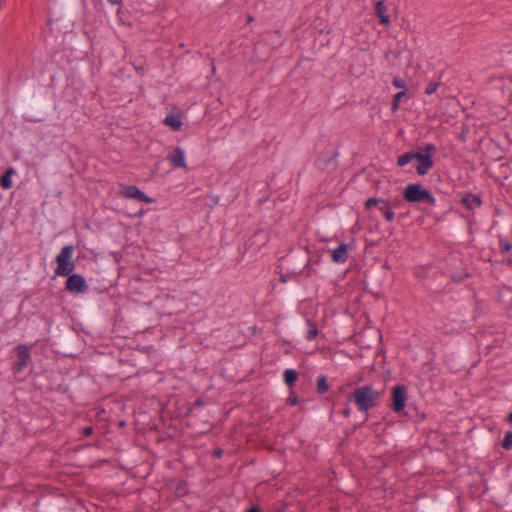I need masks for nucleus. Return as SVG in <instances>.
<instances>
[{
	"mask_svg": "<svg viewBox=\"0 0 512 512\" xmlns=\"http://www.w3.org/2000/svg\"><path fill=\"white\" fill-rule=\"evenodd\" d=\"M67 277L65 282V290L71 294H82L85 293L89 286L84 276L81 274L73 273Z\"/></svg>",
	"mask_w": 512,
	"mask_h": 512,
	"instance_id": "6e6552de",
	"label": "nucleus"
},
{
	"mask_svg": "<svg viewBox=\"0 0 512 512\" xmlns=\"http://www.w3.org/2000/svg\"><path fill=\"white\" fill-rule=\"evenodd\" d=\"M349 244L341 243L338 247L331 250V259L337 264H344L348 259Z\"/></svg>",
	"mask_w": 512,
	"mask_h": 512,
	"instance_id": "4468645a",
	"label": "nucleus"
},
{
	"mask_svg": "<svg viewBox=\"0 0 512 512\" xmlns=\"http://www.w3.org/2000/svg\"><path fill=\"white\" fill-rule=\"evenodd\" d=\"M167 159L170 161L174 168H187L184 151L179 146L173 149V151L168 155Z\"/></svg>",
	"mask_w": 512,
	"mask_h": 512,
	"instance_id": "ddd939ff",
	"label": "nucleus"
},
{
	"mask_svg": "<svg viewBox=\"0 0 512 512\" xmlns=\"http://www.w3.org/2000/svg\"><path fill=\"white\" fill-rule=\"evenodd\" d=\"M298 372L295 369H286L283 374V379L285 384L292 388L295 386L297 380H298Z\"/></svg>",
	"mask_w": 512,
	"mask_h": 512,
	"instance_id": "6ab92c4d",
	"label": "nucleus"
},
{
	"mask_svg": "<svg viewBox=\"0 0 512 512\" xmlns=\"http://www.w3.org/2000/svg\"><path fill=\"white\" fill-rule=\"evenodd\" d=\"M392 84L394 87L402 89V91H406L407 89L405 80L400 77H394Z\"/></svg>",
	"mask_w": 512,
	"mask_h": 512,
	"instance_id": "c756f323",
	"label": "nucleus"
},
{
	"mask_svg": "<svg viewBox=\"0 0 512 512\" xmlns=\"http://www.w3.org/2000/svg\"><path fill=\"white\" fill-rule=\"evenodd\" d=\"M423 153L421 152H413L414 160L418 162L416 166V172L420 176L426 175L429 170L433 167V154L436 152V147L434 144H427Z\"/></svg>",
	"mask_w": 512,
	"mask_h": 512,
	"instance_id": "39448f33",
	"label": "nucleus"
},
{
	"mask_svg": "<svg viewBox=\"0 0 512 512\" xmlns=\"http://www.w3.org/2000/svg\"><path fill=\"white\" fill-rule=\"evenodd\" d=\"M459 202L468 211H474L476 208H479L483 203L481 195L474 194L472 192L464 193Z\"/></svg>",
	"mask_w": 512,
	"mask_h": 512,
	"instance_id": "f8f14e48",
	"label": "nucleus"
},
{
	"mask_svg": "<svg viewBox=\"0 0 512 512\" xmlns=\"http://www.w3.org/2000/svg\"><path fill=\"white\" fill-rule=\"evenodd\" d=\"M317 263H319V258H317V259H315V260L311 258V265H312V266H313L314 264H317Z\"/></svg>",
	"mask_w": 512,
	"mask_h": 512,
	"instance_id": "37998d69",
	"label": "nucleus"
},
{
	"mask_svg": "<svg viewBox=\"0 0 512 512\" xmlns=\"http://www.w3.org/2000/svg\"><path fill=\"white\" fill-rule=\"evenodd\" d=\"M189 493H190V491H189L188 481L180 480L174 489L175 496L178 498H181V497L187 496Z\"/></svg>",
	"mask_w": 512,
	"mask_h": 512,
	"instance_id": "412c9836",
	"label": "nucleus"
},
{
	"mask_svg": "<svg viewBox=\"0 0 512 512\" xmlns=\"http://www.w3.org/2000/svg\"><path fill=\"white\" fill-rule=\"evenodd\" d=\"M278 273H279V280L282 283H287L291 279L296 280L298 282L300 281L297 276L289 274V271H286V270L281 271V269H279Z\"/></svg>",
	"mask_w": 512,
	"mask_h": 512,
	"instance_id": "bb28decb",
	"label": "nucleus"
},
{
	"mask_svg": "<svg viewBox=\"0 0 512 512\" xmlns=\"http://www.w3.org/2000/svg\"><path fill=\"white\" fill-rule=\"evenodd\" d=\"M95 3H102V0H93Z\"/></svg>",
	"mask_w": 512,
	"mask_h": 512,
	"instance_id": "c03bdc74",
	"label": "nucleus"
},
{
	"mask_svg": "<svg viewBox=\"0 0 512 512\" xmlns=\"http://www.w3.org/2000/svg\"><path fill=\"white\" fill-rule=\"evenodd\" d=\"M306 323L308 325V330L306 332V335H305V338L308 340V341H311L313 339H315L318 335V328H317V325L316 323L311 320V319H307L306 320Z\"/></svg>",
	"mask_w": 512,
	"mask_h": 512,
	"instance_id": "4be33fe9",
	"label": "nucleus"
},
{
	"mask_svg": "<svg viewBox=\"0 0 512 512\" xmlns=\"http://www.w3.org/2000/svg\"><path fill=\"white\" fill-rule=\"evenodd\" d=\"M502 447L505 450L512 449V431H507L502 440Z\"/></svg>",
	"mask_w": 512,
	"mask_h": 512,
	"instance_id": "cd10ccee",
	"label": "nucleus"
},
{
	"mask_svg": "<svg viewBox=\"0 0 512 512\" xmlns=\"http://www.w3.org/2000/svg\"><path fill=\"white\" fill-rule=\"evenodd\" d=\"M31 347L32 345L22 343L14 348L17 355V360L13 362L11 367L14 374L23 372L31 362Z\"/></svg>",
	"mask_w": 512,
	"mask_h": 512,
	"instance_id": "423d86ee",
	"label": "nucleus"
},
{
	"mask_svg": "<svg viewBox=\"0 0 512 512\" xmlns=\"http://www.w3.org/2000/svg\"><path fill=\"white\" fill-rule=\"evenodd\" d=\"M163 123L170 127L173 131H179L182 127V120L180 116L174 114H168Z\"/></svg>",
	"mask_w": 512,
	"mask_h": 512,
	"instance_id": "f3484780",
	"label": "nucleus"
},
{
	"mask_svg": "<svg viewBox=\"0 0 512 512\" xmlns=\"http://www.w3.org/2000/svg\"><path fill=\"white\" fill-rule=\"evenodd\" d=\"M338 155H339V152L337 150L332 151V152H322L316 158L315 166L321 171H326L331 166H333V168H336L337 167L336 159H337Z\"/></svg>",
	"mask_w": 512,
	"mask_h": 512,
	"instance_id": "9b49d317",
	"label": "nucleus"
},
{
	"mask_svg": "<svg viewBox=\"0 0 512 512\" xmlns=\"http://www.w3.org/2000/svg\"><path fill=\"white\" fill-rule=\"evenodd\" d=\"M412 160H414L413 151L406 152L398 157L397 165L399 167H404L405 165L410 163Z\"/></svg>",
	"mask_w": 512,
	"mask_h": 512,
	"instance_id": "b1692460",
	"label": "nucleus"
},
{
	"mask_svg": "<svg viewBox=\"0 0 512 512\" xmlns=\"http://www.w3.org/2000/svg\"><path fill=\"white\" fill-rule=\"evenodd\" d=\"M286 404L289 406H296L297 404H299V398L295 391H290L289 396L286 399Z\"/></svg>",
	"mask_w": 512,
	"mask_h": 512,
	"instance_id": "c85d7f7f",
	"label": "nucleus"
},
{
	"mask_svg": "<svg viewBox=\"0 0 512 512\" xmlns=\"http://www.w3.org/2000/svg\"><path fill=\"white\" fill-rule=\"evenodd\" d=\"M111 5L122 6L123 0H107Z\"/></svg>",
	"mask_w": 512,
	"mask_h": 512,
	"instance_id": "58836bf2",
	"label": "nucleus"
},
{
	"mask_svg": "<svg viewBox=\"0 0 512 512\" xmlns=\"http://www.w3.org/2000/svg\"><path fill=\"white\" fill-rule=\"evenodd\" d=\"M403 199L410 204L426 203L436 205V198L430 190L421 183H409L403 190Z\"/></svg>",
	"mask_w": 512,
	"mask_h": 512,
	"instance_id": "7ed1b4c3",
	"label": "nucleus"
},
{
	"mask_svg": "<svg viewBox=\"0 0 512 512\" xmlns=\"http://www.w3.org/2000/svg\"><path fill=\"white\" fill-rule=\"evenodd\" d=\"M119 425H120V426H124V425H125V422H124V421H121V422L119 423Z\"/></svg>",
	"mask_w": 512,
	"mask_h": 512,
	"instance_id": "a18cd8bd",
	"label": "nucleus"
},
{
	"mask_svg": "<svg viewBox=\"0 0 512 512\" xmlns=\"http://www.w3.org/2000/svg\"><path fill=\"white\" fill-rule=\"evenodd\" d=\"M502 262L508 266H512V258H507V259L503 260Z\"/></svg>",
	"mask_w": 512,
	"mask_h": 512,
	"instance_id": "ea45409f",
	"label": "nucleus"
},
{
	"mask_svg": "<svg viewBox=\"0 0 512 512\" xmlns=\"http://www.w3.org/2000/svg\"><path fill=\"white\" fill-rule=\"evenodd\" d=\"M468 277V273H465L464 275H453L451 276L452 280L456 283L461 282L464 280V278Z\"/></svg>",
	"mask_w": 512,
	"mask_h": 512,
	"instance_id": "72a5a7b5",
	"label": "nucleus"
},
{
	"mask_svg": "<svg viewBox=\"0 0 512 512\" xmlns=\"http://www.w3.org/2000/svg\"><path fill=\"white\" fill-rule=\"evenodd\" d=\"M254 20V17L252 15L247 16V23H250Z\"/></svg>",
	"mask_w": 512,
	"mask_h": 512,
	"instance_id": "79ce46f5",
	"label": "nucleus"
},
{
	"mask_svg": "<svg viewBox=\"0 0 512 512\" xmlns=\"http://www.w3.org/2000/svg\"><path fill=\"white\" fill-rule=\"evenodd\" d=\"M93 428L91 426L85 427L83 432L85 436H90L93 434Z\"/></svg>",
	"mask_w": 512,
	"mask_h": 512,
	"instance_id": "4c0bfd02",
	"label": "nucleus"
},
{
	"mask_svg": "<svg viewBox=\"0 0 512 512\" xmlns=\"http://www.w3.org/2000/svg\"><path fill=\"white\" fill-rule=\"evenodd\" d=\"M223 454H224V450L220 447H216L212 451V456L216 459L221 458L223 456Z\"/></svg>",
	"mask_w": 512,
	"mask_h": 512,
	"instance_id": "473e14b6",
	"label": "nucleus"
},
{
	"mask_svg": "<svg viewBox=\"0 0 512 512\" xmlns=\"http://www.w3.org/2000/svg\"><path fill=\"white\" fill-rule=\"evenodd\" d=\"M204 405V400L202 398H197L191 405L190 407H188V413H191V411L194 409V408H197V407H201Z\"/></svg>",
	"mask_w": 512,
	"mask_h": 512,
	"instance_id": "2f4dec72",
	"label": "nucleus"
},
{
	"mask_svg": "<svg viewBox=\"0 0 512 512\" xmlns=\"http://www.w3.org/2000/svg\"><path fill=\"white\" fill-rule=\"evenodd\" d=\"M378 209L383 214L387 222H393V220L395 219V213L391 207L390 202L387 199L384 200V203L378 206Z\"/></svg>",
	"mask_w": 512,
	"mask_h": 512,
	"instance_id": "a211bd4d",
	"label": "nucleus"
},
{
	"mask_svg": "<svg viewBox=\"0 0 512 512\" xmlns=\"http://www.w3.org/2000/svg\"><path fill=\"white\" fill-rule=\"evenodd\" d=\"M384 200L385 199H383V198H377V197L368 198L364 202V208H365V210H370L374 206H379L380 204L384 203Z\"/></svg>",
	"mask_w": 512,
	"mask_h": 512,
	"instance_id": "a878e982",
	"label": "nucleus"
},
{
	"mask_svg": "<svg viewBox=\"0 0 512 512\" xmlns=\"http://www.w3.org/2000/svg\"><path fill=\"white\" fill-rule=\"evenodd\" d=\"M506 421L512 423V411L507 415Z\"/></svg>",
	"mask_w": 512,
	"mask_h": 512,
	"instance_id": "a19ab883",
	"label": "nucleus"
},
{
	"mask_svg": "<svg viewBox=\"0 0 512 512\" xmlns=\"http://www.w3.org/2000/svg\"><path fill=\"white\" fill-rule=\"evenodd\" d=\"M330 385L326 375H319L316 379V391L320 395H324L329 391Z\"/></svg>",
	"mask_w": 512,
	"mask_h": 512,
	"instance_id": "aec40b11",
	"label": "nucleus"
},
{
	"mask_svg": "<svg viewBox=\"0 0 512 512\" xmlns=\"http://www.w3.org/2000/svg\"><path fill=\"white\" fill-rule=\"evenodd\" d=\"M341 414L344 417H349L351 414V408L349 407V404H346V407L341 411Z\"/></svg>",
	"mask_w": 512,
	"mask_h": 512,
	"instance_id": "f704fd0d",
	"label": "nucleus"
},
{
	"mask_svg": "<svg viewBox=\"0 0 512 512\" xmlns=\"http://www.w3.org/2000/svg\"><path fill=\"white\" fill-rule=\"evenodd\" d=\"M309 250L306 247L304 251H291L278 260L277 269L289 271V274L298 278H311L317 274V270L311 265V257L308 256Z\"/></svg>",
	"mask_w": 512,
	"mask_h": 512,
	"instance_id": "f257e3e1",
	"label": "nucleus"
},
{
	"mask_svg": "<svg viewBox=\"0 0 512 512\" xmlns=\"http://www.w3.org/2000/svg\"><path fill=\"white\" fill-rule=\"evenodd\" d=\"M74 248L75 247L71 244L65 245L61 248L60 253L56 255L55 262L57 266L55 268V274L57 276L66 277L73 274L72 272L75 270V263L72 260Z\"/></svg>",
	"mask_w": 512,
	"mask_h": 512,
	"instance_id": "20e7f679",
	"label": "nucleus"
},
{
	"mask_svg": "<svg viewBox=\"0 0 512 512\" xmlns=\"http://www.w3.org/2000/svg\"><path fill=\"white\" fill-rule=\"evenodd\" d=\"M246 512H262V509L259 505H253L246 510Z\"/></svg>",
	"mask_w": 512,
	"mask_h": 512,
	"instance_id": "c9c22d12",
	"label": "nucleus"
},
{
	"mask_svg": "<svg viewBox=\"0 0 512 512\" xmlns=\"http://www.w3.org/2000/svg\"><path fill=\"white\" fill-rule=\"evenodd\" d=\"M120 194L129 199H135L144 203H153L155 200L148 195H146L142 190L139 189L136 185H124L120 190Z\"/></svg>",
	"mask_w": 512,
	"mask_h": 512,
	"instance_id": "9d476101",
	"label": "nucleus"
},
{
	"mask_svg": "<svg viewBox=\"0 0 512 512\" xmlns=\"http://www.w3.org/2000/svg\"><path fill=\"white\" fill-rule=\"evenodd\" d=\"M15 174V169L13 167H9L5 170V172L0 176V186L8 190L12 188V176Z\"/></svg>",
	"mask_w": 512,
	"mask_h": 512,
	"instance_id": "dca6fc26",
	"label": "nucleus"
},
{
	"mask_svg": "<svg viewBox=\"0 0 512 512\" xmlns=\"http://www.w3.org/2000/svg\"><path fill=\"white\" fill-rule=\"evenodd\" d=\"M209 199L211 201V203L209 204L210 206L216 205L219 202V197L218 196L212 195V196H209Z\"/></svg>",
	"mask_w": 512,
	"mask_h": 512,
	"instance_id": "e433bc0d",
	"label": "nucleus"
},
{
	"mask_svg": "<svg viewBox=\"0 0 512 512\" xmlns=\"http://www.w3.org/2000/svg\"><path fill=\"white\" fill-rule=\"evenodd\" d=\"M381 396L382 391L374 389L372 385H364L349 393L347 400L353 402L360 412L367 414L369 410L379 405Z\"/></svg>",
	"mask_w": 512,
	"mask_h": 512,
	"instance_id": "f03ea898",
	"label": "nucleus"
},
{
	"mask_svg": "<svg viewBox=\"0 0 512 512\" xmlns=\"http://www.w3.org/2000/svg\"><path fill=\"white\" fill-rule=\"evenodd\" d=\"M404 97H407L406 91L397 92L393 96V99H392V102H391V110H392V112H396L398 110L399 103L402 100V98H404Z\"/></svg>",
	"mask_w": 512,
	"mask_h": 512,
	"instance_id": "5701e85b",
	"label": "nucleus"
},
{
	"mask_svg": "<svg viewBox=\"0 0 512 512\" xmlns=\"http://www.w3.org/2000/svg\"><path fill=\"white\" fill-rule=\"evenodd\" d=\"M270 239V233L264 229H259L253 233L246 243V249L258 252L261 247L266 245Z\"/></svg>",
	"mask_w": 512,
	"mask_h": 512,
	"instance_id": "1a4fd4ad",
	"label": "nucleus"
},
{
	"mask_svg": "<svg viewBox=\"0 0 512 512\" xmlns=\"http://www.w3.org/2000/svg\"><path fill=\"white\" fill-rule=\"evenodd\" d=\"M375 13L379 18L381 24L388 25L390 23V17L387 14V7L384 1L380 0L375 4Z\"/></svg>",
	"mask_w": 512,
	"mask_h": 512,
	"instance_id": "2eb2a0df",
	"label": "nucleus"
},
{
	"mask_svg": "<svg viewBox=\"0 0 512 512\" xmlns=\"http://www.w3.org/2000/svg\"><path fill=\"white\" fill-rule=\"evenodd\" d=\"M407 387L402 384L394 386L391 390L390 408L395 413H401L406 407Z\"/></svg>",
	"mask_w": 512,
	"mask_h": 512,
	"instance_id": "0eeeda50",
	"label": "nucleus"
},
{
	"mask_svg": "<svg viewBox=\"0 0 512 512\" xmlns=\"http://www.w3.org/2000/svg\"><path fill=\"white\" fill-rule=\"evenodd\" d=\"M440 83L436 81H431L425 88V94L431 95L434 92H436L437 88L439 87Z\"/></svg>",
	"mask_w": 512,
	"mask_h": 512,
	"instance_id": "7c9ffc66",
	"label": "nucleus"
},
{
	"mask_svg": "<svg viewBox=\"0 0 512 512\" xmlns=\"http://www.w3.org/2000/svg\"><path fill=\"white\" fill-rule=\"evenodd\" d=\"M512 249V243L507 239L499 236V250L501 254H505Z\"/></svg>",
	"mask_w": 512,
	"mask_h": 512,
	"instance_id": "393cba45",
	"label": "nucleus"
}]
</instances>
